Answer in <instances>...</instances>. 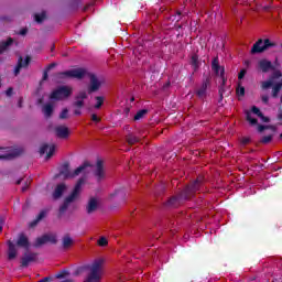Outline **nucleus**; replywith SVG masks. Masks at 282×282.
Returning a JSON list of instances; mask_svg holds the SVG:
<instances>
[{
	"label": "nucleus",
	"mask_w": 282,
	"mask_h": 282,
	"mask_svg": "<svg viewBox=\"0 0 282 282\" xmlns=\"http://www.w3.org/2000/svg\"><path fill=\"white\" fill-rule=\"evenodd\" d=\"M268 129H270L271 131H276V127L275 126H268Z\"/></svg>",
	"instance_id": "60"
},
{
	"label": "nucleus",
	"mask_w": 282,
	"mask_h": 282,
	"mask_svg": "<svg viewBox=\"0 0 282 282\" xmlns=\"http://www.w3.org/2000/svg\"><path fill=\"white\" fill-rule=\"evenodd\" d=\"M34 17L36 23H41L42 21H45L47 14L45 13V11H43L42 13H36Z\"/></svg>",
	"instance_id": "37"
},
{
	"label": "nucleus",
	"mask_w": 282,
	"mask_h": 282,
	"mask_svg": "<svg viewBox=\"0 0 282 282\" xmlns=\"http://www.w3.org/2000/svg\"><path fill=\"white\" fill-rule=\"evenodd\" d=\"M95 100H96V104L94 106L95 109H100L102 105H105V97L102 96H96Z\"/></svg>",
	"instance_id": "35"
},
{
	"label": "nucleus",
	"mask_w": 282,
	"mask_h": 282,
	"mask_svg": "<svg viewBox=\"0 0 282 282\" xmlns=\"http://www.w3.org/2000/svg\"><path fill=\"white\" fill-rule=\"evenodd\" d=\"M184 14L182 13V11H176V14L174 15L175 18H174V21H176V22H180V21H182V17H183Z\"/></svg>",
	"instance_id": "46"
},
{
	"label": "nucleus",
	"mask_w": 282,
	"mask_h": 282,
	"mask_svg": "<svg viewBox=\"0 0 282 282\" xmlns=\"http://www.w3.org/2000/svg\"><path fill=\"white\" fill-rule=\"evenodd\" d=\"M37 254L34 252H25L24 256L21 258V268H28L31 263L36 261Z\"/></svg>",
	"instance_id": "13"
},
{
	"label": "nucleus",
	"mask_w": 282,
	"mask_h": 282,
	"mask_svg": "<svg viewBox=\"0 0 282 282\" xmlns=\"http://www.w3.org/2000/svg\"><path fill=\"white\" fill-rule=\"evenodd\" d=\"M65 191H67V185L65 183L58 184L53 192V199H61Z\"/></svg>",
	"instance_id": "20"
},
{
	"label": "nucleus",
	"mask_w": 282,
	"mask_h": 282,
	"mask_svg": "<svg viewBox=\"0 0 282 282\" xmlns=\"http://www.w3.org/2000/svg\"><path fill=\"white\" fill-rule=\"evenodd\" d=\"M274 65V67H281V64H279V58L274 59V63H272Z\"/></svg>",
	"instance_id": "57"
},
{
	"label": "nucleus",
	"mask_w": 282,
	"mask_h": 282,
	"mask_svg": "<svg viewBox=\"0 0 282 282\" xmlns=\"http://www.w3.org/2000/svg\"><path fill=\"white\" fill-rule=\"evenodd\" d=\"M98 210V199L96 198H90L87 206H86V213L88 215H91L93 213H96Z\"/></svg>",
	"instance_id": "22"
},
{
	"label": "nucleus",
	"mask_w": 282,
	"mask_h": 282,
	"mask_svg": "<svg viewBox=\"0 0 282 282\" xmlns=\"http://www.w3.org/2000/svg\"><path fill=\"white\" fill-rule=\"evenodd\" d=\"M271 75L269 76L268 80L262 82L261 89H270L272 85H274V80H279V78H282L281 69L274 68V70H271Z\"/></svg>",
	"instance_id": "8"
},
{
	"label": "nucleus",
	"mask_w": 282,
	"mask_h": 282,
	"mask_svg": "<svg viewBox=\"0 0 282 282\" xmlns=\"http://www.w3.org/2000/svg\"><path fill=\"white\" fill-rule=\"evenodd\" d=\"M147 113H149V110H148V109H141V110H139V111L134 115L133 120H134V121L142 120V118H144V116H147Z\"/></svg>",
	"instance_id": "33"
},
{
	"label": "nucleus",
	"mask_w": 282,
	"mask_h": 282,
	"mask_svg": "<svg viewBox=\"0 0 282 282\" xmlns=\"http://www.w3.org/2000/svg\"><path fill=\"white\" fill-rule=\"evenodd\" d=\"M261 100L264 105H268V102H270V97H268V95H262Z\"/></svg>",
	"instance_id": "48"
},
{
	"label": "nucleus",
	"mask_w": 282,
	"mask_h": 282,
	"mask_svg": "<svg viewBox=\"0 0 282 282\" xmlns=\"http://www.w3.org/2000/svg\"><path fill=\"white\" fill-rule=\"evenodd\" d=\"M74 94V88L70 86H59L50 95L51 100H67Z\"/></svg>",
	"instance_id": "5"
},
{
	"label": "nucleus",
	"mask_w": 282,
	"mask_h": 282,
	"mask_svg": "<svg viewBox=\"0 0 282 282\" xmlns=\"http://www.w3.org/2000/svg\"><path fill=\"white\" fill-rule=\"evenodd\" d=\"M120 196L122 202H127V189L121 186L113 191V193L109 194V199H113V197Z\"/></svg>",
	"instance_id": "18"
},
{
	"label": "nucleus",
	"mask_w": 282,
	"mask_h": 282,
	"mask_svg": "<svg viewBox=\"0 0 282 282\" xmlns=\"http://www.w3.org/2000/svg\"><path fill=\"white\" fill-rule=\"evenodd\" d=\"M94 175H95L97 182H100L101 180H105V177H106L105 165H104L101 160L97 161L96 170L94 172Z\"/></svg>",
	"instance_id": "15"
},
{
	"label": "nucleus",
	"mask_w": 282,
	"mask_h": 282,
	"mask_svg": "<svg viewBox=\"0 0 282 282\" xmlns=\"http://www.w3.org/2000/svg\"><path fill=\"white\" fill-rule=\"evenodd\" d=\"M126 142H128L130 147H133V144H138V142H140V137L130 132L126 135Z\"/></svg>",
	"instance_id": "26"
},
{
	"label": "nucleus",
	"mask_w": 282,
	"mask_h": 282,
	"mask_svg": "<svg viewBox=\"0 0 282 282\" xmlns=\"http://www.w3.org/2000/svg\"><path fill=\"white\" fill-rule=\"evenodd\" d=\"M271 87H272V93H271L272 98H279V94L281 93V89H282V79L273 84Z\"/></svg>",
	"instance_id": "25"
},
{
	"label": "nucleus",
	"mask_w": 282,
	"mask_h": 282,
	"mask_svg": "<svg viewBox=\"0 0 282 282\" xmlns=\"http://www.w3.org/2000/svg\"><path fill=\"white\" fill-rule=\"evenodd\" d=\"M25 191H28V185L22 187V193H25Z\"/></svg>",
	"instance_id": "63"
},
{
	"label": "nucleus",
	"mask_w": 282,
	"mask_h": 282,
	"mask_svg": "<svg viewBox=\"0 0 282 282\" xmlns=\"http://www.w3.org/2000/svg\"><path fill=\"white\" fill-rule=\"evenodd\" d=\"M208 87H210V77L207 76L204 78L202 86L196 90L197 98L204 100L207 96Z\"/></svg>",
	"instance_id": "10"
},
{
	"label": "nucleus",
	"mask_w": 282,
	"mask_h": 282,
	"mask_svg": "<svg viewBox=\"0 0 282 282\" xmlns=\"http://www.w3.org/2000/svg\"><path fill=\"white\" fill-rule=\"evenodd\" d=\"M54 131L56 138H59V140H67L69 138V128L67 126H56Z\"/></svg>",
	"instance_id": "12"
},
{
	"label": "nucleus",
	"mask_w": 282,
	"mask_h": 282,
	"mask_svg": "<svg viewBox=\"0 0 282 282\" xmlns=\"http://www.w3.org/2000/svg\"><path fill=\"white\" fill-rule=\"evenodd\" d=\"M191 65L194 67V72H197L199 69V55L193 54L191 58Z\"/></svg>",
	"instance_id": "31"
},
{
	"label": "nucleus",
	"mask_w": 282,
	"mask_h": 282,
	"mask_svg": "<svg viewBox=\"0 0 282 282\" xmlns=\"http://www.w3.org/2000/svg\"><path fill=\"white\" fill-rule=\"evenodd\" d=\"M270 47H276V43L270 41V39H259L251 47V54H263L268 52Z\"/></svg>",
	"instance_id": "6"
},
{
	"label": "nucleus",
	"mask_w": 282,
	"mask_h": 282,
	"mask_svg": "<svg viewBox=\"0 0 282 282\" xmlns=\"http://www.w3.org/2000/svg\"><path fill=\"white\" fill-rule=\"evenodd\" d=\"M55 66H56V63H51V64L47 66V72H50V69H54Z\"/></svg>",
	"instance_id": "56"
},
{
	"label": "nucleus",
	"mask_w": 282,
	"mask_h": 282,
	"mask_svg": "<svg viewBox=\"0 0 282 282\" xmlns=\"http://www.w3.org/2000/svg\"><path fill=\"white\" fill-rule=\"evenodd\" d=\"M85 100H87V91L82 90L75 96L73 107H75V109H83V107H85Z\"/></svg>",
	"instance_id": "11"
},
{
	"label": "nucleus",
	"mask_w": 282,
	"mask_h": 282,
	"mask_svg": "<svg viewBox=\"0 0 282 282\" xmlns=\"http://www.w3.org/2000/svg\"><path fill=\"white\" fill-rule=\"evenodd\" d=\"M83 184H85V177H80L77 181L70 195L64 199L63 204L61 205V207L58 209V217H63V215H65V213H67V208H69V206L72 204H74V202H76V199H78V196L80 195V191L83 188Z\"/></svg>",
	"instance_id": "3"
},
{
	"label": "nucleus",
	"mask_w": 282,
	"mask_h": 282,
	"mask_svg": "<svg viewBox=\"0 0 282 282\" xmlns=\"http://www.w3.org/2000/svg\"><path fill=\"white\" fill-rule=\"evenodd\" d=\"M212 69L214 72V74H216V76H220L219 72L221 73V69H224V66L219 65V57L218 56H216L212 61Z\"/></svg>",
	"instance_id": "24"
},
{
	"label": "nucleus",
	"mask_w": 282,
	"mask_h": 282,
	"mask_svg": "<svg viewBox=\"0 0 282 282\" xmlns=\"http://www.w3.org/2000/svg\"><path fill=\"white\" fill-rule=\"evenodd\" d=\"M246 74H248V70H246V68H242L238 74V80H243Z\"/></svg>",
	"instance_id": "45"
},
{
	"label": "nucleus",
	"mask_w": 282,
	"mask_h": 282,
	"mask_svg": "<svg viewBox=\"0 0 282 282\" xmlns=\"http://www.w3.org/2000/svg\"><path fill=\"white\" fill-rule=\"evenodd\" d=\"M45 210L40 212V214L36 216V218L30 223V228H35V226H39V221L42 219H45Z\"/></svg>",
	"instance_id": "30"
},
{
	"label": "nucleus",
	"mask_w": 282,
	"mask_h": 282,
	"mask_svg": "<svg viewBox=\"0 0 282 282\" xmlns=\"http://www.w3.org/2000/svg\"><path fill=\"white\" fill-rule=\"evenodd\" d=\"M265 129H268V126H263V124L258 126L259 133H263L265 131Z\"/></svg>",
	"instance_id": "49"
},
{
	"label": "nucleus",
	"mask_w": 282,
	"mask_h": 282,
	"mask_svg": "<svg viewBox=\"0 0 282 282\" xmlns=\"http://www.w3.org/2000/svg\"><path fill=\"white\" fill-rule=\"evenodd\" d=\"M80 109H83V108H76V109L74 110V115H75V116H82V115H83V111H80Z\"/></svg>",
	"instance_id": "55"
},
{
	"label": "nucleus",
	"mask_w": 282,
	"mask_h": 282,
	"mask_svg": "<svg viewBox=\"0 0 282 282\" xmlns=\"http://www.w3.org/2000/svg\"><path fill=\"white\" fill-rule=\"evenodd\" d=\"M21 182H23V178H20V180H18L17 182H15V184H21Z\"/></svg>",
	"instance_id": "64"
},
{
	"label": "nucleus",
	"mask_w": 282,
	"mask_h": 282,
	"mask_svg": "<svg viewBox=\"0 0 282 282\" xmlns=\"http://www.w3.org/2000/svg\"><path fill=\"white\" fill-rule=\"evenodd\" d=\"M251 111H252V113H254L256 116H258V118H259L260 116H262V113H263V112H261V109H259L257 106L251 107Z\"/></svg>",
	"instance_id": "44"
},
{
	"label": "nucleus",
	"mask_w": 282,
	"mask_h": 282,
	"mask_svg": "<svg viewBox=\"0 0 282 282\" xmlns=\"http://www.w3.org/2000/svg\"><path fill=\"white\" fill-rule=\"evenodd\" d=\"M0 151V160H14L24 153L23 148H1Z\"/></svg>",
	"instance_id": "7"
},
{
	"label": "nucleus",
	"mask_w": 282,
	"mask_h": 282,
	"mask_svg": "<svg viewBox=\"0 0 282 282\" xmlns=\"http://www.w3.org/2000/svg\"><path fill=\"white\" fill-rule=\"evenodd\" d=\"M69 274V271L62 270L59 273L56 274V279H65Z\"/></svg>",
	"instance_id": "42"
},
{
	"label": "nucleus",
	"mask_w": 282,
	"mask_h": 282,
	"mask_svg": "<svg viewBox=\"0 0 282 282\" xmlns=\"http://www.w3.org/2000/svg\"><path fill=\"white\" fill-rule=\"evenodd\" d=\"M42 111L45 118H52V115L54 113V106L52 104H46L43 106Z\"/></svg>",
	"instance_id": "27"
},
{
	"label": "nucleus",
	"mask_w": 282,
	"mask_h": 282,
	"mask_svg": "<svg viewBox=\"0 0 282 282\" xmlns=\"http://www.w3.org/2000/svg\"><path fill=\"white\" fill-rule=\"evenodd\" d=\"M225 91H226V86H220L218 89L219 96H224Z\"/></svg>",
	"instance_id": "51"
},
{
	"label": "nucleus",
	"mask_w": 282,
	"mask_h": 282,
	"mask_svg": "<svg viewBox=\"0 0 282 282\" xmlns=\"http://www.w3.org/2000/svg\"><path fill=\"white\" fill-rule=\"evenodd\" d=\"M237 96H246V88L241 86V84H238V87L236 88Z\"/></svg>",
	"instance_id": "39"
},
{
	"label": "nucleus",
	"mask_w": 282,
	"mask_h": 282,
	"mask_svg": "<svg viewBox=\"0 0 282 282\" xmlns=\"http://www.w3.org/2000/svg\"><path fill=\"white\" fill-rule=\"evenodd\" d=\"M86 76L89 78V85L87 88L88 94H96V91H100L102 83L105 82L98 78L97 74L88 72L87 68H74L66 72H59L56 75L59 80H65V78H76L77 80H83V78Z\"/></svg>",
	"instance_id": "1"
},
{
	"label": "nucleus",
	"mask_w": 282,
	"mask_h": 282,
	"mask_svg": "<svg viewBox=\"0 0 282 282\" xmlns=\"http://www.w3.org/2000/svg\"><path fill=\"white\" fill-rule=\"evenodd\" d=\"M30 61H32V57H30V56H26L24 62H23V57L20 56L18 59V64L14 68V76H19V74H21V69H23V67H29Z\"/></svg>",
	"instance_id": "14"
},
{
	"label": "nucleus",
	"mask_w": 282,
	"mask_h": 282,
	"mask_svg": "<svg viewBox=\"0 0 282 282\" xmlns=\"http://www.w3.org/2000/svg\"><path fill=\"white\" fill-rule=\"evenodd\" d=\"M18 248H24V250H30V239L25 234H19L17 240Z\"/></svg>",
	"instance_id": "16"
},
{
	"label": "nucleus",
	"mask_w": 282,
	"mask_h": 282,
	"mask_svg": "<svg viewBox=\"0 0 282 282\" xmlns=\"http://www.w3.org/2000/svg\"><path fill=\"white\" fill-rule=\"evenodd\" d=\"M224 100V95H219L218 102H221Z\"/></svg>",
	"instance_id": "61"
},
{
	"label": "nucleus",
	"mask_w": 282,
	"mask_h": 282,
	"mask_svg": "<svg viewBox=\"0 0 282 282\" xmlns=\"http://www.w3.org/2000/svg\"><path fill=\"white\" fill-rule=\"evenodd\" d=\"M246 118H247V121L250 123L251 127H254L259 122V120L252 118V115L250 113V111L246 112Z\"/></svg>",
	"instance_id": "36"
},
{
	"label": "nucleus",
	"mask_w": 282,
	"mask_h": 282,
	"mask_svg": "<svg viewBox=\"0 0 282 282\" xmlns=\"http://www.w3.org/2000/svg\"><path fill=\"white\" fill-rule=\"evenodd\" d=\"M102 263H105L102 259H97L90 265H87L86 270H89V273L84 282H100L102 274Z\"/></svg>",
	"instance_id": "4"
},
{
	"label": "nucleus",
	"mask_w": 282,
	"mask_h": 282,
	"mask_svg": "<svg viewBox=\"0 0 282 282\" xmlns=\"http://www.w3.org/2000/svg\"><path fill=\"white\" fill-rule=\"evenodd\" d=\"M45 243H47V238L45 235L39 237L35 239V242H34V248H41V246H45Z\"/></svg>",
	"instance_id": "32"
},
{
	"label": "nucleus",
	"mask_w": 282,
	"mask_h": 282,
	"mask_svg": "<svg viewBox=\"0 0 282 282\" xmlns=\"http://www.w3.org/2000/svg\"><path fill=\"white\" fill-rule=\"evenodd\" d=\"M262 122H270V117H265L263 113L259 117Z\"/></svg>",
	"instance_id": "53"
},
{
	"label": "nucleus",
	"mask_w": 282,
	"mask_h": 282,
	"mask_svg": "<svg viewBox=\"0 0 282 282\" xmlns=\"http://www.w3.org/2000/svg\"><path fill=\"white\" fill-rule=\"evenodd\" d=\"M204 184H206V178L204 175H198L195 181L189 183L178 195L172 196L164 204L165 208H177L181 206L183 202L195 197V193H199L202 188H204Z\"/></svg>",
	"instance_id": "2"
},
{
	"label": "nucleus",
	"mask_w": 282,
	"mask_h": 282,
	"mask_svg": "<svg viewBox=\"0 0 282 282\" xmlns=\"http://www.w3.org/2000/svg\"><path fill=\"white\" fill-rule=\"evenodd\" d=\"M20 34H21V36H25V34H28V29H22L20 31Z\"/></svg>",
	"instance_id": "58"
},
{
	"label": "nucleus",
	"mask_w": 282,
	"mask_h": 282,
	"mask_svg": "<svg viewBox=\"0 0 282 282\" xmlns=\"http://www.w3.org/2000/svg\"><path fill=\"white\" fill-rule=\"evenodd\" d=\"M48 149V152H47ZM56 151V145H51L47 143H44L41 148H40V154L41 155H45L46 153V160H50V158H52V155H54V152Z\"/></svg>",
	"instance_id": "17"
},
{
	"label": "nucleus",
	"mask_w": 282,
	"mask_h": 282,
	"mask_svg": "<svg viewBox=\"0 0 282 282\" xmlns=\"http://www.w3.org/2000/svg\"><path fill=\"white\" fill-rule=\"evenodd\" d=\"M14 43V40L12 37H9L7 41H2L0 42V56L1 54H3V52H6V50H8V47L10 45H12Z\"/></svg>",
	"instance_id": "28"
},
{
	"label": "nucleus",
	"mask_w": 282,
	"mask_h": 282,
	"mask_svg": "<svg viewBox=\"0 0 282 282\" xmlns=\"http://www.w3.org/2000/svg\"><path fill=\"white\" fill-rule=\"evenodd\" d=\"M68 116H69V109L64 108L59 113V120H67Z\"/></svg>",
	"instance_id": "40"
},
{
	"label": "nucleus",
	"mask_w": 282,
	"mask_h": 282,
	"mask_svg": "<svg viewBox=\"0 0 282 282\" xmlns=\"http://www.w3.org/2000/svg\"><path fill=\"white\" fill-rule=\"evenodd\" d=\"M47 77H48L47 70H45V72L43 73V80H47Z\"/></svg>",
	"instance_id": "59"
},
{
	"label": "nucleus",
	"mask_w": 282,
	"mask_h": 282,
	"mask_svg": "<svg viewBox=\"0 0 282 282\" xmlns=\"http://www.w3.org/2000/svg\"><path fill=\"white\" fill-rule=\"evenodd\" d=\"M272 138H274L273 134L262 137L260 140V144H270V142H272Z\"/></svg>",
	"instance_id": "38"
},
{
	"label": "nucleus",
	"mask_w": 282,
	"mask_h": 282,
	"mask_svg": "<svg viewBox=\"0 0 282 282\" xmlns=\"http://www.w3.org/2000/svg\"><path fill=\"white\" fill-rule=\"evenodd\" d=\"M91 166V164H89V162H84L83 165L78 166L73 173H72V177H78V175L80 173H83V171H85V169Z\"/></svg>",
	"instance_id": "29"
},
{
	"label": "nucleus",
	"mask_w": 282,
	"mask_h": 282,
	"mask_svg": "<svg viewBox=\"0 0 282 282\" xmlns=\"http://www.w3.org/2000/svg\"><path fill=\"white\" fill-rule=\"evenodd\" d=\"M18 107H23V101L21 99L19 100Z\"/></svg>",
	"instance_id": "62"
},
{
	"label": "nucleus",
	"mask_w": 282,
	"mask_h": 282,
	"mask_svg": "<svg viewBox=\"0 0 282 282\" xmlns=\"http://www.w3.org/2000/svg\"><path fill=\"white\" fill-rule=\"evenodd\" d=\"M225 74H226V68H221V72H220V78H221V84H220V86H223V87H226V76H225Z\"/></svg>",
	"instance_id": "41"
},
{
	"label": "nucleus",
	"mask_w": 282,
	"mask_h": 282,
	"mask_svg": "<svg viewBox=\"0 0 282 282\" xmlns=\"http://www.w3.org/2000/svg\"><path fill=\"white\" fill-rule=\"evenodd\" d=\"M258 69H260L262 74H268L269 72H274V69H276V66H274L272 61L268 58H262L258 62Z\"/></svg>",
	"instance_id": "9"
},
{
	"label": "nucleus",
	"mask_w": 282,
	"mask_h": 282,
	"mask_svg": "<svg viewBox=\"0 0 282 282\" xmlns=\"http://www.w3.org/2000/svg\"><path fill=\"white\" fill-rule=\"evenodd\" d=\"M72 246H74V238H72V236H69V234L64 235L62 238L63 250H69V248H72Z\"/></svg>",
	"instance_id": "21"
},
{
	"label": "nucleus",
	"mask_w": 282,
	"mask_h": 282,
	"mask_svg": "<svg viewBox=\"0 0 282 282\" xmlns=\"http://www.w3.org/2000/svg\"><path fill=\"white\" fill-rule=\"evenodd\" d=\"M108 243H109V241L105 237H101L98 240V246H101L102 248H105V246H108Z\"/></svg>",
	"instance_id": "43"
},
{
	"label": "nucleus",
	"mask_w": 282,
	"mask_h": 282,
	"mask_svg": "<svg viewBox=\"0 0 282 282\" xmlns=\"http://www.w3.org/2000/svg\"><path fill=\"white\" fill-rule=\"evenodd\" d=\"M8 246V259L9 261H12L14 259H17V246L14 245V242H12V240H8L7 242Z\"/></svg>",
	"instance_id": "19"
},
{
	"label": "nucleus",
	"mask_w": 282,
	"mask_h": 282,
	"mask_svg": "<svg viewBox=\"0 0 282 282\" xmlns=\"http://www.w3.org/2000/svg\"><path fill=\"white\" fill-rule=\"evenodd\" d=\"M59 176L64 177V180H69V177H72V171H69V162H65L61 166Z\"/></svg>",
	"instance_id": "23"
},
{
	"label": "nucleus",
	"mask_w": 282,
	"mask_h": 282,
	"mask_svg": "<svg viewBox=\"0 0 282 282\" xmlns=\"http://www.w3.org/2000/svg\"><path fill=\"white\" fill-rule=\"evenodd\" d=\"M91 120H93V122H100V118L96 113L91 115Z\"/></svg>",
	"instance_id": "50"
},
{
	"label": "nucleus",
	"mask_w": 282,
	"mask_h": 282,
	"mask_svg": "<svg viewBox=\"0 0 282 282\" xmlns=\"http://www.w3.org/2000/svg\"><path fill=\"white\" fill-rule=\"evenodd\" d=\"M6 225V218H0V232L3 231V226Z\"/></svg>",
	"instance_id": "52"
},
{
	"label": "nucleus",
	"mask_w": 282,
	"mask_h": 282,
	"mask_svg": "<svg viewBox=\"0 0 282 282\" xmlns=\"http://www.w3.org/2000/svg\"><path fill=\"white\" fill-rule=\"evenodd\" d=\"M240 143L242 144V147H246V144H250V138L243 137V138L240 140Z\"/></svg>",
	"instance_id": "47"
},
{
	"label": "nucleus",
	"mask_w": 282,
	"mask_h": 282,
	"mask_svg": "<svg viewBox=\"0 0 282 282\" xmlns=\"http://www.w3.org/2000/svg\"><path fill=\"white\" fill-rule=\"evenodd\" d=\"M13 91H14V89L12 88V87H9L8 89H7V91H6V94H7V96H12V94H13Z\"/></svg>",
	"instance_id": "54"
},
{
	"label": "nucleus",
	"mask_w": 282,
	"mask_h": 282,
	"mask_svg": "<svg viewBox=\"0 0 282 282\" xmlns=\"http://www.w3.org/2000/svg\"><path fill=\"white\" fill-rule=\"evenodd\" d=\"M45 236H46L47 243H53V245L58 243V239L55 234H45Z\"/></svg>",
	"instance_id": "34"
}]
</instances>
